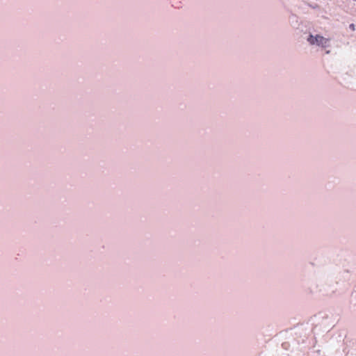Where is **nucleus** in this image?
<instances>
[{
    "label": "nucleus",
    "mask_w": 356,
    "mask_h": 356,
    "mask_svg": "<svg viewBox=\"0 0 356 356\" xmlns=\"http://www.w3.org/2000/svg\"><path fill=\"white\" fill-rule=\"evenodd\" d=\"M308 42L312 44H316L318 46L322 47L323 48L327 47L329 46V40L319 35H316L314 36L312 34H309L307 38Z\"/></svg>",
    "instance_id": "nucleus-1"
},
{
    "label": "nucleus",
    "mask_w": 356,
    "mask_h": 356,
    "mask_svg": "<svg viewBox=\"0 0 356 356\" xmlns=\"http://www.w3.org/2000/svg\"><path fill=\"white\" fill-rule=\"evenodd\" d=\"M297 19H298L297 16H296V15H293L290 17V20H292V22L296 21V22H298Z\"/></svg>",
    "instance_id": "nucleus-2"
},
{
    "label": "nucleus",
    "mask_w": 356,
    "mask_h": 356,
    "mask_svg": "<svg viewBox=\"0 0 356 356\" xmlns=\"http://www.w3.org/2000/svg\"><path fill=\"white\" fill-rule=\"evenodd\" d=\"M349 29H350V30H352V31H355V24H350L349 25Z\"/></svg>",
    "instance_id": "nucleus-3"
},
{
    "label": "nucleus",
    "mask_w": 356,
    "mask_h": 356,
    "mask_svg": "<svg viewBox=\"0 0 356 356\" xmlns=\"http://www.w3.org/2000/svg\"><path fill=\"white\" fill-rule=\"evenodd\" d=\"M286 343H282V346L285 348Z\"/></svg>",
    "instance_id": "nucleus-4"
}]
</instances>
